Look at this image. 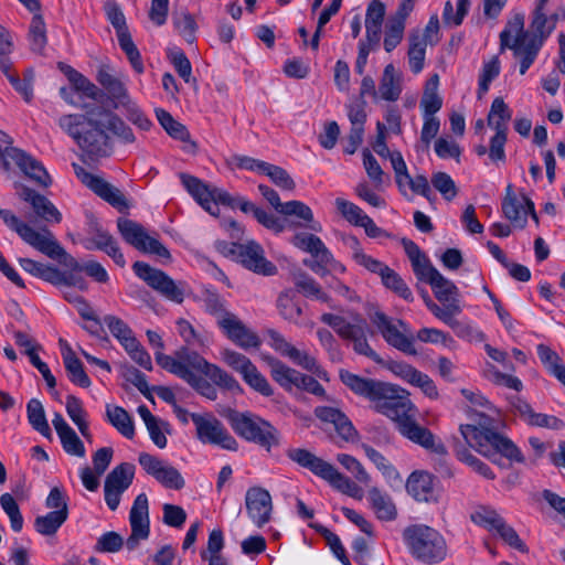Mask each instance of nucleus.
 Returning a JSON list of instances; mask_svg holds the SVG:
<instances>
[{
	"instance_id": "nucleus-49",
	"label": "nucleus",
	"mask_w": 565,
	"mask_h": 565,
	"mask_svg": "<svg viewBox=\"0 0 565 565\" xmlns=\"http://www.w3.org/2000/svg\"><path fill=\"white\" fill-rule=\"evenodd\" d=\"M156 116L159 124L170 137L181 141L190 140V132L188 131L186 127L183 124L177 121L170 113L158 108L156 109Z\"/></svg>"
},
{
	"instance_id": "nucleus-37",
	"label": "nucleus",
	"mask_w": 565,
	"mask_h": 565,
	"mask_svg": "<svg viewBox=\"0 0 565 565\" xmlns=\"http://www.w3.org/2000/svg\"><path fill=\"white\" fill-rule=\"evenodd\" d=\"M117 228L126 243L136 249L143 248V242L147 235L145 227L129 218L119 217Z\"/></svg>"
},
{
	"instance_id": "nucleus-53",
	"label": "nucleus",
	"mask_w": 565,
	"mask_h": 565,
	"mask_svg": "<svg viewBox=\"0 0 565 565\" xmlns=\"http://www.w3.org/2000/svg\"><path fill=\"white\" fill-rule=\"evenodd\" d=\"M312 529H315L319 534L323 536L327 545L330 547L334 556L343 564L351 565L350 558L347 555L345 548L343 547L340 537L328 530L326 526L321 524H310Z\"/></svg>"
},
{
	"instance_id": "nucleus-35",
	"label": "nucleus",
	"mask_w": 565,
	"mask_h": 565,
	"mask_svg": "<svg viewBox=\"0 0 565 565\" xmlns=\"http://www.w3.org/2000/svg\"><path fill=\"white\" fill-rule=\"evenodd\" d=\"M379 93L381 98L388 102H396L399 98L402 93V78L393 64H387L384 67Z\"/></svg>"
},
{
	"instance_id": "nucleus-19",
	"label": "nucleus",
	"mask_w": 565,
	"mask_h": 565,
	"mask_svg": "<svg viewBox=\"0 0 565 565\" xmlns=\"http://www.w3.org/2000/svg\"><path fill=\"white\" fill-rule=\"evenodd\" d=\"M412 415L398 425L399 434L409 441L423 447L431 454H445L446 446L426 427L419 425Z\"/></svg>"
},
{
	"instance_id": "nucleus-11",
	"label": "nucleus",
	"mask_w": 565,
	"mask_h": 565,
	"mask_svg": "<svg viewBox=\"0 0 565 565\" xmlns=\"http://www.w3.org/2000/svg\"><path fill=\"white\" fill-rule=\"evenodd\" d=\"M530 40L525 46V56L521 60L520 74L524 75L534 63L545 40L554 31V20L547 19L545 12L533 11Z\"/></svg>"
},
{
	"instance_id": "nucleus-30",
	"label": "nucleus",
	"mask_w": 565,
	"mask_h": 565,
	"mask_svg": "<svg viewBox=\"0 0 565 565\" xmlns=\"http://www.w3.org/2000/svg\"><path fill=\"white\" fill-rule=\"evenodd\" d=\"M281 355L289 358L294 363L300 367L313 373L323 381H329L328 372L321 367L317 360L305 351L295 348L287 340L282 343L278 351Z\"/></svg>"
},
{
	"instance_id": "nucleus-34",
	"label": "nucleus",
	"mask_w": 565,
	"mask_h": 565,
	"mask_svg": "<svg viewBox=\"0 0 565 565\" xmlns=\"http://www.w3.org/2000/svg\"><path fill=\"white\" fill-rule=\"evenodd\" d=\"M62 356L70 381L81 387H89L92 382L84 370L83 363L76 358L67 343H65V348L62 351Z\"/></svg>"
},
{
	"instance_id": "nucleus-63",
	"label": "nucleus",
	"mask_w": 565,
	"mask_h": 565,
	"mask_svg": "<svg viewBox=\"0 0 565 565\" xmlns=\"http://www.w3.org/2000/svg\"><path fill=\"white\" fill-rule=\"evenodd\" d=\"M503 520L495 510L489 507H480L471 514L473 523L484 526L490 531L495 530Z\"/></svg>"
},
{
	"instance_id": "nucleus-62",
	"label": "nucleus",
	"mask_w": 565,
	"mask_h": 565,
	"mask_svg": "<svg viewBox=\"0 0 565 565\" xmlns=\"http://www.w3.org/2000/svg\"><path fill=\"white\" fill-rule=\"evenodd\" d=\"M290 294L291 290H286L278 296L277 308L285 319L297 321V319L302 315V309L294 301Z\"/></svg>"
},
{
	"instance_id": "nucleus-15",
	"label": "nucleus",
	"mask_w": 565,
	"mask_h": 565,
	"mask_svg": "<svg viewBox=\"0 0 565 565\" xmlns=\"http://www.w3.org/2000/svg\"><path fill=\"white\" fill-rule=\"evenodd\" d=\"M14 186L18 196L31 206L38 218L50 224L62 222V213L45 195L24 184L15 183Z\"/></svg>"
},
{
	"instance_id": "nucleus-25",
	"label": "nucleus",
	"mask_w": 565,
	"mask_h": 565,
	"mask_svg": "<svg viewBox=\"0 0 565 565\" xmlns=\"http://www.w3.org/2000/svg\"><path fill=\"white\" fill-rule=\"evenodd\" d=\"M180 179L186 191L206 212L213 216L218 215L220 209L216 204H212L214 199V186H211L199 178L186 173H181Z\"/></svg>"
},
{
	"instance_id": "nucleus-50",
	"label": "nucleus",
	"mask_w": 565,
	"mask_h": 565,
	"mask_svg": "<svg viewBox=\"0 0 565 565\" xmlns=\"http://www.w3.org/2000/svg\"><path fill=\"white\" fill-rule=\"evenodd\" d=\"M280 214L287 216L295 215L303 220L305 222L308 223L307 227L315 232H320L322 228L320 223L313 221V213L311 209L301 201L292 200L284 203V207L280 210Z\"/></svg>"
},
{
	"instance_id": "nucleus-41",
	"label": "nucleus",
	"mask_w": 565,
	"mask_h": 565,
	"mask_svg": "<svg viewBox=\"0 0 565 565\" xmlns=\"http://www.w3.org/2000/svg\"><path fill=\"white\" fill-rule=\"evenodd\" d=\"M26 415L28 420L34 430L49 439L52 437V431L45 417L44 407L39 399L32 398L29 401L26 405Z\"/></svg>"
},
{
	"instance_id": "nucleus-57",
	"label": "nucleus",
	"mask_w": 565,
	"mask_h": 565,
	"mask_svg": "<svg viewBox=\"0 0 565 565\" xmlns=\"http://www.w3.org/2000/svg\"><path fill=\"white\" fill-rule=\"evenodd\" d=\"M205 376H207L215 385L221 388L231 392L241 391L239 383L231 374L215 364L209 366Z\"/></svg>"
},
{
	"instance_id": "nucleus-54",
	"label": "nucleus",
	"mask_w": 565,
	"mask_h": 565,
	"mask_svg": "<svg viewBox=\"0 0 565 565\" xmlns=\"http://www.w3.org/2000/svg\"><path fill=\"white\" fill-rule=\"evenodd\" d=\"M88 243L92 245H86L87 249H105L107 244L114 239L113 235L109 234L106 230L102 227L98 221L95 217H90L88 223Z\"/></svg>"
},
{
	"instance_id": "nucleus-18",
	"label": "nucleus",
	"mask_w": 565,
	"mask_h": 565,
	"mask_svg": "<svg viewBox=\"0 0 565 565\" xmlns=\"http://www.w3.org/2000/svg\"><path fill=\"white\" fill-rule=\"evenodd\" d=\"M131 534L126 541V547L134 551L140 540H147L150 533L149 504L145 493H140L134 501L129 515Z\"/></svg>"
},
{
	"instance_id": "nucleus-21",
	"label": "nucleus",
	"mask_w": 565,
	"mask_h": 565,
	"mask_svg": "<svg viewBox=\"0 0 565 565\" xmlns=\"http://www.w3.org/2000/svg\"><path fill=\"white\" fill-rule=\"evenodd\" d=\"M6 156L10 157L20 170L38 185L43 188L51 185L52 179L46 169L39 160L25 151L14 147H7Z\"/></svg>"
},
{
	"instance_id": "nucleus-55",
	"label": "nucleus",
	"mask_w": 565,
	"mask_h": 565,
	"mask_svg": "<svg viewBox=\"0 0 565 565\" xmlns=\"http://www.w3.org/2000/svg\"><path fill=\"white\" fill-rule=\"evenodd\" d=\"M29 38L31 43V50L33 52L41 53L46 45V29L45 22L41 14H34L32 18Z\"/></svg>"
},
{
	"instance_id": "nucleus-2",
	"label": "nucleus",
	"mask_w": 565,
	"mask_h": 565,
	"mask_svg": "<svg viewBox=\"0 0 565 565\" xmlns=\"http://www.w3.org/2000/svg\"><path fill=\"white\" fill-rule=\"evenodd\" d=\"M342 383L355 394L374 403V409L396 423L416 415L417 408L408 398V393L396 386L373 379L361 377L347 370L340 371Z\"/></svg>"
},
{
	"instance_id": "nucleus-39",
	"label": "nucleus",
	"mask_w": 565,
	"mask_h": 565,
	"mask_svg": "<svg viewBox=\"0 0 565 565\" xmlns=\"http://www.w3.org/2000/svg\"><path fill=\"white\" fill-rule=\"evenodd\" d=\"M65 407H66L67 415L73 420V423L77 426L82 436L86 440L92 441L93 436L89 430V425L86 420V412L83 408V404H82L81 399L74 395H68L66 397Z\"/></svg>"
},
{
	"instance_id": "nucleus-51",
	"label": "nucleus",
	"mask_w": 565,
	"mask_h": 565,
	"mask_svg": "<svg viewBox=\"0 0 565 565\" xmlns=\"http://www.w3.org/2000/svg\"><path fill=\"white\" fill-rule=\"evenodd\" d=\"M380 277L382 284L387 289L392 290L406 301H413L414 298L411 289L407 287L403 278L394 269L387 266L386 268H384V271Z\"/></svg>"
},
{
	"instance_id": "nucleus-7",
	"label": "nucleus",
	"mask_w": 565,
	"mask_h": 565,
	"mask_svg": "<svg viewBox=\"0 0 565 565\" xmlns=\"http://www.w3.org/2000/svg\"><path fill=\"white\" fill-rule=\"evenodd\" d=\"M0 218L10 230L15 232L23 242L42 254L54 256V254L62 252L61 244L47 226H41L36 231L28 223L21 221L10 210L4 209L0 214Z\"/></svg>"
},
{
	"instance_id": "nucleus-43",
	"label": "nucleus",
	"mask_w": 565,
	"mask_h": 565,
	"mask_svg": "<svg viewBox=\"0 0 565 565\" xmlns=\"http://www.w3.org/2000/svg\"><path fill=\"white\" fill-rule=\"evenodd\" d=\"M536 352L544 367L562 383L563 376H565V365L562 364L561 356L543 343L536 347Z\"/></svg>"
},
{
	"instance_id": "nucleus-46",
	"label": "nucleus",
	"mask_w": 565,
	"mask_h": 565,
	"mask_svg": "<svg viewBox=\"0 0 565 565\" xmlns=\"http://www.w3.org/2000/svg\"><path fill=\"white\" fill-rule=\"evenodd\" d=\"M67 518L65 511H51L45 515L36 516L34 520L35 531L45 536L54 535Z\"/></svg>"
},
{
	"instance_id": "nucleus-10",
	"label": "nucleus",
	"mask_w": 565,
	"mask_h": 565,
	"mask_svg": "<svg viewBox=\"0 0 565 565\" xmlns=\"http://www.w3.org/2000/svg\"><path fill=\"white\" fill-rule=\"evenodd\" d=\"M370 320L390 345L407 354H417L413 339L407 335V324L403 320H393L380 310L370 313Z\"/></svg>"
},
{
	"instance_id": "nucleus-28",
	"label": "nucleus",
	"mask_w": 565,
	"mask_h": 565,
	"mask_svg": "<svg viewBox=\"0 0 565 565\" xmlns=\"http://www.w3.org/2000/svg\"><path fill=\"white\" fill-rule=\"evenodd\" d=\"M61 250L50 258L57 260L64 267L74 271H85L89 277L94 278L98 282H106L108 280V274L102 264L97 262H88L85 265H81L71 254H68L61 245Z\"/></svg>"
},
{
	"instance_id": "nucleus-4",
	"label": "nucleus",
	"mask_w": 565,
	"mask_h": 565,
	"mask_svg": "<svg viewBox=\"0 0 565 565\" xmlns=\"http://www.w3.org/2000/svg\"><path fill=\"white\" fill-rule=\"evenodd\" d=\"M403 540L411 555L420 563L433 565L445 561L448 545L444 535L426 524H412L404 529Z\"/></svg>"
},
{
	"instance_id": "nucleus-56",
	"label": "nucleus",
	"mask_w": 565,
	"mask_h": 565,
	"mask_svg": "<svg viewBox=\"0 0 565 565\" xmlns=\"http://www.w3.org/2000/svg\"><path fill=\"white\" fill-rule=\"evenodd\" d=\"M105 12L107 19L116 30L117 39H121L122 36L130 34L126 23V18L115 0H108L105 3Z\"/></svg>"
},
{
	"instance_id": "nucleus-58",
	"label": "nucleus",
	"mask_w": 565,
	"mask_h": 565,
	"mask_svg": "<svg viewBox=\"0 0 565 565\" xmlns=\"http://www.w3.org/2000/svg\"><path fill=\"white\" fill-rule=\"evenodd\" d=\"M500 61L498 56H493L490 61L486 62L479 76L478 94L479 96L489 90L491 82L500 74Z\"/></svg>"
},
{
	"instance_id": "nucleus-59",
	"label": "nucleus",
	"mask_w": 565,
	"mask_h": 565,
	"mask_svg": "<svg viewBox=\"0 0 565 565\" xmlns=\"http://www.w3.org/2000/svg\"><path fill=\"white\" fill-rule=\"evenodd\" d=\"M262 173L266 174L270 178V180L278 185L279 188L284 190L291 191L295 189L296 184L292 178L289 175V173L282 169L281 167L271 164L266 162L265 166H263Z\"/></svg>"
},
{
	"instance_id": "nucleus-23",
	"label": "nucleus",
	"mask_w": 565,
	"mask_h": 565,
	"mask_svg": "<svg viewBox=\"0 0 565 565\" xmlns=\"http://www.w3.org/2000/svg\"><path fill=\"white\" fill-rule=\"evenodd\" d=\"M512 412L530 426L544 427L558 430L565 427V423L556 416L536 413L532 406L520 396L510 398Z\"/></svg>"
},
{
	"instance_id": "nucleus-26",
	"label": "nucleus",
	"mask_w": 565,
	"mask_h": 565,
	"mask_svg": "<svg viewBox=\"0 0 565 565\" xmlns=\"http://www.w3.org/2000/svg\"><path fill=\"white\" fill-rule=\"evenodd\" d=\"M52 424L61 439L64 451L71 456L85 457L86 450L83 441L60 413L54 414Z\"/></svg>"
},
{
	"instance_id": "nucleus-6",
	"label": "nucleus",
	"mask_w": 565,
	"mask_h": 565,
	"mask_svg": "<svg viewBox=\"0 0 565 565\" xmlns=\"http://www.w3.org/2000/svg\"><path fill=\"white\" fill-rule=\"evenodd\" d=\"M233 430L247 441L254 443L267 451L279 445V431L269 422L252 413L234 412L230 416Z\"/></svg>"
},
{
	"instance_id": "nucleus-22",
	"label": "nucleus",
	"mask_w": 565,
	"mask_h": 565,
	"mask_svg": "<svg viewBox=\"0 0 565 565\" xmlns=\"http://www.w3.org/2000/svg\"><path fill=\"white\" fill-rule=\"evenodd\" d=\"M96 81L107 92L115 108L130 105V96L121 74L114 73L108 65H102L97 71Z\"/></svg>"
},
{
	"instance_id": "nucleus-8",
	"label": "nucleus",
	"mask_w": 565,
	"mask_h": 565,
	"mask_svg": "<svg viewBox=\"0 0 565 565\" xmlns=\"http://www.w3.org/2000/svg\"><path fill=\"white\" fill-rule=\"evenodd\" d=\"M132 269L138 278L143 280L150 288L156 290L166 299L177 303L183 302L184 282H175L164 271L153 268L145 262H135Z\"/></svg>"
},
{
	"instance_id": "nucleus-52",
	"label": "nucleus",
	"mask_w": 565,
	"mask_h": 565,
	"mask_svg": "<svg viewBox=\"0 0 565 565\" xmlns=\"http://www.w3.org/2000/svg\"><path fill=\"white\" fill-rule=\"evenodd\" d=\"M172 22L175 30L188 43H193L195 41L198 25L191 13L185 10L180 12L175 11L172 14Z\"/></svg>"
},
{
	"instance_id": "nucleus-38",
	"label": "nucleus",
	"mask_w": 565,
	"mask_h": 565,
	"mask_svg": "<svg viewBox=\"0 0 565 565\" xmlns=\"http://www.w3.org/2000/svg\"><path fill=\"white\" fill-rule=\"evenodd\" d=\"M107 420L126 438L131 439L135 436L134 422L128 412L120 406H106Z\"/></svg>"
},
{
	"instance_id": "nucleus-1",
	"label": "nucleus",
	"mask_w": 565,
	"mask_h": 565,
	"mask_svg": "<svg viewBox=\"0 0 565 565\" xmlns=\"http://www.w3.org/2000/svg\"><path fill=\"white\" fill-rule=\"evenodd\" d=\"M82 108V114L60 116L57 125L89 158H105L113 153V142L107 131L124 143L135 142L132 129L111 110L89 104H84Z\"/></svg>"
},
{
	"instance_id": "nucleus-60",
	"label": "nucleus",
	"mask_w": 565,
	"mask_h": 565,
	"mask_svg": "<svg viewBox=\"0 0 565 565\" xmlns=\"http://www.w3.org/2000/svg\"><path fill=\"white\" fill-rule=\"evenodd\" d=\"M311 256V259H303V265L321 277L329 274V264L333 263V256L329 249L327 247L322 248Z\"/></svg>"
},
{
	"instance_id": "nucleus-17",
	"label": "nucleus",
	"mask_w": 565,
	"mask_h": 565,
	"mask_svg": "<svg viewBox=\"0 0 565 565\" xmlns=\"http://www.w3.org/2000/svg\"><path fill=\"white\" fill-rule=\"evenodd\" d=\"M530 40V31L524 30V15L516 13L500 33V52L507 49L520 61L525 56V46Z\"/></svg>"
},
{
	"instance_id": "nucleus-32",
	"label": "nucleus",
	"mask_w": 565,
	"mask_h": 565,
	"mask_svg": "<svg viewBox=\"0 0 565 565\" xmlns=\"http://www.w3.org/2000/svg\"><path fill=\"white\" fill-rule=\"evenodd\" d=\"M267 363L270 367V376L279 386L287 392L298 388L301 372L273 356L267 358Z\"/></svg>"
},
{
	"instance_id": "nucleus-12",
	"label": "nucleus",
	"mask_w": 565,
	"mask_h": 565,
	"mask_svg": "<svg viewBox=\"0 0 565 565\" xmlns=\"http://www.w3.org/2000/svg\"><path fill=\"white\" fill-rule=\"evenodd\" d=\"M138 462L149 476L153 477L164 488L181 490L185 484L184 478L177 468L153 455L141 452Z\"/></svg>"
},
{
	"instance_id": "nucleus-31",
	"label": "nucleus",
	"mask_w": 565,
	"mask_h": 565,
	"mask_svg": "<svg viewBox=\"0 0 565 565\" xmlns=\"http://www.w3.org/2000/svg\"><path fill=\"white\" fill-rule=\"evenodd\" d=\"M367 500L380 521L391 522L397 518V508L393 499L377 487H372L367 490Z\"/></svg>"
},
{
	"instance_id": "nucleus-5",
	"label": "nucleus",
	"mask_w": 565,
	"mask_h": 565,
	"mask_svg": "<svg viewBox=\"0 0 565 565\" xmlns=\"http://www.w3.org/2000/svg\"><path fill=\"white\" fill-rule=\"evenodd\" d=\"M287 457L300 466L308 469L316 477L324 480L338 491L356 497L358 486L347 476L338 471V469L324 459L316 456L305 448H290L287 450Z\"/></svg>"
},
{
	"instance_id": "nucleus-9",
	"label": "nucleus",
	"mask_w": 565,
	"mask_h": 565,
	"mask_svg": "<svg viewBox=\"0 0 565 565\" xmlns=\"http://www.w3.org/2000/svg\"><path fill=\"white\" fill-rule=\"evenodd\" d=\"M191 419L195 425L196 438L202 444L218 446L230 451L238 449L236 439L213 414L191 413Z\"/></svg>"
},
{
	"instance_id": "nucleus-40",
	"label": "nucleus",
	"mask_w": 565,
	"mask_h": 565,
	"mask_svg": "<svg viewBox=\"0 0 565 565\" xmlns=\"http://www.w3.org/2000/svg\"><path fill=\"white\" fill-rule=\"evenodd\" d=\"M138 414L145 422V425L149 431L150 438L152 443L159 447L164 448L167 446V437L162 431L163 427H168V423L159 422L156 416L151 414L146 405H140L138 407Z\"/></svg>"
},
{
	"instance_id": "nucleus-44",
	"label": "nucleus",
	"mask_w": 565,
	"mask_h": 565,
	"mask_svg": "<svg viewBox=\"0 0 565 565\" xmlns=\"http://www.w3.org/2000/svg\"><path fill=\"white\" fill-rule=\"evenodd\" d=\"M134 476L135 466L129 462H122L108 473L105 486L125 491L131 484Z\"/></svg>"
},
{
	"instance_id": "nucleus-42",
	"label": "nucleus",
	"mask_w": 565,
	"mask_h": 565,
	"mask_svg": "<svg viewBox=\"0 0 565 565\" xmlns=\"http://www.w3.org/2000/svg\"><path fill=\"white\" fill-rule=\"evenodd\" d=\"M427 39L416 33L409 35V49L407 52L411 71L418 74L424 68Z\"/></svg>"
},
{
	"instance_id": "nucleus-45",
	"label": "nucleus",
	"mask_w": 565,
	"mask_h": 565,
	"mask_svg": "<svg viewBox=\"0 0 565 565\" xmlns=\"http://www.w3.org/2000/svg\"><path fill=\"white\" fill-rule=\"evenodd\" d=\"M430 287L434 291L436 299L441 303H459V289L458 287L448 278L439 274L434 281H431Z\"/></svg>"
},
{
	"instance_id": "nucleus-29",
	"label": "nucleus",
	"mask_w": 565,
	"mask_h": 565,
	"mask_svg": "<svg viewBox=\"0 0 565 565\" xmlns=\"http://www.w3.org/2000/svg\"><path fill=\"white\" fill-rule=\"evenodd\" d=\"M315 415L322 422L334 425L335 430L344 440H352L356 435L352 423L340 409L328 406H318L315 408Z\"/></svg>"
},
{
	"instance_id": "nucleus-36",
	"label": "nucleus",
	"mask_w": 565,
	"mask_h": 565,
	"mask_svg": "<svg viewBox=\"0 0 565 565\" xmlns=\"http://www.w3.org/2000/svg\"><path fill=\"white\" fill-rule=\"evenodd\" d=\"M512 117V111L505 104L503 98L497 97L493 99L490 111L488 114V126L492 128L495 134L507 135L508 124Z\"/></svg>"
},
{
	"instance_id": "nucleus-64",
	"label": "nucleus",
	"mask_w": 565,
	"mask_h": 565,
	"mask_svg": "<svg viewBox=\"0 0 565 565\" xmlns=\"http://www.w3.org/2000/svg\"><path fill=\"white\" fill-rule=\"evenodd\" d=\"M244 381L256 392L263 396H271L274 390L267 379L257 370L255 365L249 367L248 372L243 375Z\"/></svg>"
},
{
	"instance_id": "nucleus-33",
	"label": "nucleus",
	"mask_w": 565,
	"mask_h": 565,
	"mask_svg": "<svg viewBox=\"0 0 565 565\" xmlns=\"http://www.w3.org/2000/svg\"><path fill=\"white\" fill-rule=\"evenodd\" d=\"M502 212L514 226L524 228L527 223L526 204L516 198L511 184L507 186V193L502 201Z\"/></svg>"
},
{
	"instance_id": "nucleus-3",
	"label": "nucleus",
	"mask_w": 565,
	"mask_h": 565,
	"mask_svg": "<svg viewBox=\"0 0 565 565\" xmlns=\"http://www.w3.org/2000/svg\"><path fill=\"white\" fill-rule=\"evenodd\" d=\"M460 434L469 447L476 449L479 454L488 457L494 461L498 455L515 462L523 463L524 457L515 444L487 426L486 424L479 425H460Z\"/></svg>"
},
{
	"instance_id": "nucleus-61",
	"label": "nucleus",
	"mask_w": 565,
	"mask_h": 565,
	"mask_svg": "<svg viewBox=\"0 0 565 565\" xmlns=\"http://www.w3.org/2000/svg\"><path fill=\"white\" fill-rule=\"evenodd\" d=\"M363 449L366 457L376 466V468L387 479H398L399 475L393 465L376 449L371 446L364 445Z\"/></svg>"
},
{
	"instance_id": "nucleus-20",
	"label": "nucleus",
	"mask_w": 565,
	"mask_h": 565,
	"mask_svg": "<svg viewBox=\"0 0 565 565\" xmlns=\"http://www.w3.org/2000/svg\"><path fill=\"white\" fill-rule=\"evenodd\" d=\"M245 507L248 516L257 527H263L270 521L273 501L266 489L250 487L245 494Z\"/></svg>"
},
{
	"instance_id": "nucleus-24",
	"label": "nucleus",
	"mask_w": 565,
	"mask_h": 565,
	"mask_svg": "<svg viewBox=\"0 0 565 565\" xmlns=\"http://www.w3.org/2000/svg\"><path fill=\"white\" fill-rule=\"evenodd\" d=\"M235 248L241 263L247 269L265 276L276 274L277 267L264 257V250L257 243L239 244Z\"/></svg>"
},
{
	"instance_id": "nucleus-27",
	"label": "nucleus",
	"mask_w": 565,
	"mask_h": 565,
	"mask_svg": "<svg viewBox=\"0 0 565 565\" xmlns=\"http://www.w3.org/2000/svg\"><path fill=\"white\" fill-rule=\"evenodd\" d=\"M406 490L418 502H435L434 478L426 471L413 472L406 482Z\"/></svg>"
},
{
	"instance_id": "nucleus-14",
	"label": "nucleus",
	"mask_w": 565,
	"mask_h": 565,
	"mask_svg": "<svg viewBox=\"0 0 565 565\" xmlns=\"http://www.w3.org/2000/svg\"><path fill=\"white\" fill-rule=\"evenodd\" d=\"M74 167L75 172L82 182L93 192H95L99 198L105 200L119 212H125L129 209L127 199L118 188L114 186L100 177L84 171L81 167L75 164Z\"/></svg>"
},
{
	"instance_id": "nucleus-16",
	"label": "nucleus",
	"mask_w": 565,
	"mask_h": 565,
	"mask_svg": "<svg viewBox=\"0 0 565 565\" xmlns=\"http://www.w3.org/2000/svg\"><path fill=\"white\" fill-rule=\"evenodd\" d=\"M217 327L243 350L258 349L262 344L260 338L233 312L225 313V318L217 321Z\"/></svg>"
},
{
	"instance_id": "nucleus-48",
	"label": "nucleus",
	"mask_w": 565,
	"mask_h": 565,
	"mask_svg": "<svg viewBox=\"0 0 565 565\" xmlns=\"http://www.w3.org/2000/svg\"><path fill=\"white\" fill-rule=\"evenodd\" d=\"M173 374L184 380L202 396L211 401H215L217 398L216 388L202 376H199L193 372H186L184 369H181L180 366H178L177 370H173Z\"/></svg>"
},
{
	"instance_id": "nucleus-13",
	"label": "nucleus",
	"mask_w": 565,
	"mask_h": 565,
	"mask_svg": "<svg viewBox=\"0 0 565 565\" xmlns=\"http://www.w3.org/2000/svg\"><path fill=\"white\" fill-rule=\"evenodd\" d=\"M154 355L158 365L172 374L173 370L180 366L186 372H193L192 370H194L205 375L209 366L212 365V363H209L198 352L191 351L188 347H181L174 352V356L167 355L162 352H156Z\"/></svg>"
},
{
	"instance_id": "nucleus-47",
	"label": "nucleus",
	"mask_w": 565,
	"mask_h": 565,
	"mask_svg": "<svg viewBox=\"0 0 565 565\" xmlns=\"http://www.w3.org/2000/svg\"><path fill=\"white\" fill-rule=\"evenodd\" d=\"M292 281L296 288L306 297H313L321 301H328L329 297L324 294L320 285L305 271H295Z\"/></svg>"
}]
</instances>
